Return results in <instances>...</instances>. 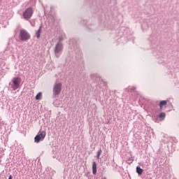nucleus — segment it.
Instances as JSON below:
<instances>
[{"label": "nucleus", "mask_w": 179, "mask_h": 179, "mask_svg": "<svg viewBox=\"0 0 179 179\" xmlns=\"http://www.w3.org/2000/svg\"><path fill=\"white\" fill-rule=\"evenodd\" d=\"M31 37V36L27 30L24 29H20L19 38L21 41H27V40H30Z\"/></svg>", "instance_id": "nucleus-1"}, {"label": "nucleus", "mask_w": 179, "mask_h": 179, "mask_svg": "<svg viewBox=\"0 0 179 179\" xmlns=\"http://www.w3.org/2000/svg\"><path fill=\"white\" fill-rule=\"evenodd\" d=\"M62 90V83H55L53 85L52 93L53 96H59L61 94V91Z\"/></svg>", "instance_id": "nucleus-2"}, {"label": "nucleus", "mask_w": 179, "mask_h": 179, "mask_svg": "<svg viewBox=\"0 0 179 179\" xmlns=\"http://www.w3.org/2000/svg\"><path fill=\"white\" fill-rule=\"evenodd\" d=\"M20 82H22V80L19 77L13 78L12 83H10L13 90H17V89H19L20 86Z\"/></svg>", "instance_id": "nucleus-3"}, {"label": "nucleus", "mask_w": 179, "mask_h": 179, "mask_svg": "<svg viewBox=\"0 0 179 179\" xmlns=\"http://www.w3.org/2000/svg\"><path fill=\"white\" fill-rule=\"evenodd\" d=\"M62 50H64V45H62V43L59 42L55 47V57L58 58L59 55H61V52H62Z\"/></svg>", "instance_id": "nucleus-4"}, {"label": "nucleus", "mask_w": 179, "mask_h": 179, "mask_svg": "<svg viewBox=\"0 0 179 179\" xmlns=\"http://www.w3.org/2000/svg\"><path fill=\"white\" fill-rule=\"evenodd\" d=\"M45 131H39L38 133V135H36L34 138V143H38L41 141H44V138H45Z\"/></svg>", "instance_id": "nucleus-5"}, {"label": "nucleus", "mask_w": 179, "mask_h": 179, "mask_svg": "<svg viewBox=\"0 0 179 179\" xmlns=\"http://www.w3.org/2000/svg\"><path fill=\"white\" fill-rule=\"evenodd\" d=\"M33 16V9L31 8H28L23 13V17L25 20H29Z\"/></svg>", "instance_id": "nucleus-6"}, {"label": "nucleus", "mask_w": 179, "mask_h": 179, "mask_svg": "<svg viewBox=\"0 0 179 179\" xmlns=\"http://www.w3.org/2000/svg\"><path fill=\"white\" fill-rule=\"evenodd\" d=\"M92 173L94 176L97 174V164L95 162L92 163Z\"/></svg>", "instance_id": "nucleus-7"}, {"label": "nucleus", "mask_w": 179, "mask_h": 179, "mask_svg": "<svg viewBox=\"0 0 179 179\" xmlns=\"http://www.w3.org/2000/svg\"><path fill=\"white\" fill-rule=\"evenodd\" d=\"M43 27H40L39 29H38V31L36 32V38L38 39L40 38V37H41V29H42Z\"/></svg>", "instance_id": "nucleus-8"}, {"label": "nucleus", "mask_w": 179, "mask_h": 179, "mask_svg": "<svg viewBox=\"0 0 179 179\" xmlns=\"http://www.w3.org/2000/svg\"><path fill=\"white\" fill-rule=\"evenodd\" d=\"M136 173L138 174V176H141L142 175V173H143V169H142L140 166H137Z\"/></svg>", "instance_id": "nucleus-9"}, {"label": "nucleus", "mask_w": 179, "mask_h": 179, "mask_svg": "<svg viewBox=\"0 0 179 179\" xmlns=\"http://www.w3.org/2000/svg\"><path fill=\"white\" fill-rule=\"evenodd\" d=\"M166 104H167V101H161L159 102V107H160V108L161 109L163 108V106H166Z\"/></svg>", "instance_id": "nucleus-10"}, {"label": "nucleus", "mask_w": 179, "mask_h": 179, "mask_svg": "<svg viewBox=\"0 0 179 179\" xmlns=\"http://www.w3.org/2000/svg\"><path fill=\"white\" fill-rule=\"evenodd\" d=\"M43 96V93L39 92L36 96V100H41V97Z\"/></svg>", "instance_id": "nucleus-11"}, {"label": "nucleus", "mask_w": 179, "mask_h": 179, "mask_svg": "<svg viewBox=\"0 0 179 179\" xmlns=\"http://www.w3.org/2000/svg\"><path fill=\"white\" fill-rule=\"evenodd\" d=\"M159 118H160V120H164V118H166V113H161L159 115Z\"/></svg>", "instance_id": "nucleus-12"}, {"label": "nucleus", "mask_w": 179, "mask_h": 179, "mask_svg": "<svg viewBox=\"0 0 179 179\" xmlns=\"http://www.w3.org/2000/svg\"><path fill=\"white\" fill-rule=\"evenodd\" d=\"M103 150H101V149H100L98 152H97V155H96V158L97 159H100V156L102 153Z\"/></svg>", "instance_id": "nucleus-13"}, {"label": "nucleus", "mask_w": 179, "mask_h": 179, "mask_svg": "<svg viewBox=\"0 0 179 179\" xmlns=\"http://www.w3.org/2000/svg\"><path fill=\"white\" fill-rule=\"evenodd\" d=\"M59 43H61V41H64V38H62V36H60L59 38Z\"/></svg>", "instance_id": "nucleus-14"}, {"label": "nucleus", "mask_w": 179, "mask_h": 179, "mask_svg": "<svg viewBox=\"0 0 179 179\" xmlns=\"http://www.w3.org/2000/svg\"><path fill=\"white\" fill-rule=\"evenodd\" d=\"M129 89H130V90L134 91V90H135L136 89V87H130Z\"/></svg>", "instance_id": "nucleus-15"}, {"label": "nucleus", "mask_w": 179, "mask_h": 179, "mask_svg": "<svg viewBox=\"0 0 179 179\" xmlns=\"http://www.w3.org/2000/svg\"><path fill=\"white\" fill-rule=\"evenodd\" d=\"M13 176H12V175H10L8 179H13Z\"/></svg>", "instance_id": "nucleus-16"}]
</instances>
